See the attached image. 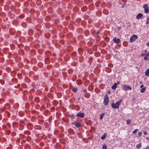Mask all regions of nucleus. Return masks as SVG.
<instances>
[{
    "mask_svg": "<svg viewBox=\"0 0 149 149\" xmlns=\"http://www.w3.org/2000/svg\"><path fill=\"white\" fill-rule=\"evenodd\" d=\"M143 17V15L142 13H139L136 16V18L137 19H139Z\"/></svg>",
    "mask_w": 149,
    "mask_h": 149,
    "instance_id": "10",
    "label": "nucleus"
},
{
    "mask_svg": "<svg viewBox=\"0 0 149 149\" xmlns=\"http://www.w3.org/2000/svg\"><path fill=\"white\" fill-rule=\"evenodd\" d=\"M139 83H140V84H142V81H140V82H139Z\"/></svg>",
    "mask_w": 149,
    "mask_h": 149,
    "instance_id": "32",
    "label": "nucleus"
},
{
    "mask_svg": "<svg viewBox=\"0 0 149 149\" xmlns=\"http://www.w3.org/2000/svg\"><path fill=\"white\" fill-rule=\"evenodd\" d=\"M143 85H141L140 86V87L141 88H143Z\"/></svg>",
    "mask_w": 149,
    "mask_h": 149,
    "instance_id": "29",
    "label": "nucleus"
},
{
    "mask_svg": "<svg viewBox=\"0 0 149 149\" xmlns=\"http://www.w3.org/2000/svg\"><path fill=\"white\" fill-rule=\"evenodd\" d=\"M122 100H120V101H117L115 103H112L111 104V107L113 109H118L119 108V106L120 105V103L122 102Z\"/></svg>",
    "mask_w": 149,
    "mask_h": 149,
    "instance_id": "1",
    "label": "nucleus"
},
{
    "mask_svg": "<svg viewBox=\"0 0 149 149\" xmlns=\"http://www.w3.org/2000/svg\"><path fill=\"white\" fill-rule=\"evenodd\" d=\"M138 37L136 35H134L132 36L130 38V41L132 42L135 41L137 38Z\"/></svg>",
    "mask_w": 149,
    "mask_h": 149,
    "instance_id": "4",
    "label": "nucleus"
},
{
    "mask_svg": "<svg viewBox=\"0 0 149 149\" xmlns=\"http://www.w3.org/2000/svg\"><path fill=\"white\" fill-rule=\"evenodd\" d=\"M79 98H78V100H79Z\"/></svg>",
    "mask_w": 149,
    "mask_h": 149,
    "instance_id": "36",
    "label": "nucleus"
},
{
    "mask_svg": "<svg viewBox=\"0 0 149 149\" xmlns=\"http://www.w3.org/2000/svg\"><path fill=\"white\" fill-rule=\"evenodd\" d=\"M86 91V90H84V92H85Z\"/></svg>",
    "mask_w": 149,
    "mask_h": 149,
    "instance_id": "34",
    "label": "nucleus"
},
{
    "mask_svg": "<svg viewBox=\"0 0 149 149\" xmlns=\"http://www.w3.org/2000/svg\"><path fill=\"white\" fill-rule=\"evenodd\" d=\"M144 55H145L146 56H147V57H148V56H149V52L148 53H147V54H142L141 55V56H144Z\"/></svg>",
    "mask_w": 149,
    "mask_h": 149,
    "instance_id": "18",
    "label": "nucleus"
},
{
    "mask_svg": "<svg viewBox=\"0 0 149 149\" xmlns=\"http://www.w3.org/2000/svg\"><path fill=\"white\" fill-rule=\"evenodd\" d=\"M84 10H83V8H81V10L83 11H86V7H84Z\"/></svg>",
    "mask_w": 149,
    "mask_h": 149,
    "instance_id": "21",
    "label": "nucleus"
},
{
    "mask_svg": "<svg viewBox=\"0 0 149 149\" xmlns=\"http://www.w3.org/2000/svg\"><path fill=\"white\" fill-rule=\"evenodd\" d=\"M146 45L149 47V42L146 43Z\"/></svg>",
    "mask_w": 149,
    "mask_h": 149,
    "instance_id": "28",
    "label": "nucleus"
},
{
    "mask_svg": "<svg viewBox=\"0 0 149 149\" xmlns=\"http://www.w3.org/2000/svg\"><path fill=\"white\" fill-rule=\"evenodd\" d=\"M74 123L75 124V126L77 128L81 126V125L80 123H78L76 121H75L74 122Z\"/></svg>",
    "mask_w": 149,
    "mask_h": 149,
    "instance_id": "9",
    "label": "nucleus"
},
{
    "mask_svg": "<svg viewBox=\"0 0 149 149\" xmlns=\"http://www.w3.org/2000/svg\"><path fill=\"white\" fill-rule=\"evenodd\" d=\"M24 17V16L23 15H21L20 16V17L22 18H23Z\"/></svg>",
    "mask_w": 149,
    "mask_h": 149,
    "instance_id": "25",
    "label": "nucleus"
},
{
    "mask_svg": "<svg viewBox=\"0 0 149 149\" xmlns=\"http://www.w3.org/2000/svg\"><path fill=\"white\" fill-rule=\"evenodd\" d=\"M113 41L115 43L117 44L119 43L120 41V39H117L116 37H114L113 38Z\"/></svg>",
    "mask_w": 149,
    "mask_h": 149,
    "instance_id": "6",
    "label": "nucleus"
},
{
    "mask_svg": "<svg viewBox=\"0 0 149 149\" xmlns=\"http://www.w3.org/2000/svg\"><path fill=\"white\" fill-rule=\"evenodd\" d=\"M99 33V31H98L97 32V34H98Z\"/></svg>",
    "mask_w": 149,
    "mask_h": 149,
    "instance_id": "33",
    "label": "nucleus"
},
{
    "mask_svg": "<svg viewBox=\"0 0 149 149\" xmlns=\"http://www.w3.org/2000/svg\"><path fill=\"white\" fill-rule=\"evenodd\" d=\"M144 149H149V146H147Z\"/></svg>",
    "mask_w": 149,
    "mask_h": 149,
    "instance_id": "27",
    "label": "nucleus"
},
{
    "mask_svg": "<svg viewBox=\"0 0 149 149\" xmlns=\"http://www.w3.org/2000/svg\"><path fill=\"white\" fill-rule=\"evenodd\" d=\"M77 90V88H74L72 89V91L74 92H76Z\"/></svg>",
    "mask_w": 149,
    "mask_h": 149,
    "instance_id": "17",
    "label": "nucleus"
},
{
    "mask_svg": "<svg viewBox=\"0 0 149 149\" xmlns=\"http://www.w3.org/2000/svg\"><path fill=\"white\" fill-rule=\"evenodd\" d=\"M147 20L148 21H149V17H148L147 18Z\"/></svg>",
    "mask_w": 149,
    "mask_h": 149,
    "instance_id": "30",
    "label": "nucleus"
},
{
    "mask_svg": "<svg viewBox=\"0 0 149 149\" xmlns=\"http://www.w3.org/2000/svg\"><path fill=\"white\" fill-rule=\"evenodd\" d=\"M102 149H107V147L106 145H103L102 147Z\"/></svg>",
    "mask_w": 149,
    "mask_h": 149,
    "instance_id": "20",
    "label": "nucleus"
},
{
    "mask_svg": "<svg viewBox=\"0 0 149 149\" xmlns=\"http://www.w3.org/2000/svg\"><path fill=\"white\" fill-rule=\"evenodd\" d=\"M141 146V143L137 144L136 147L138 149H139Z\"/></svg>",
    "mask_w": 149,
    "mask_h": 149,
    "instance_id": "12",
    "label": "nucleus"
},
{
    "mask_svg": "<svg viewBox=\"0 0 149 149\" xmlns=\"http://www.w3.org/2000/svg\"><path fill=\"white\" fill-rule=\"evenodd\" d=\"M144 134H145V135H146V134H147V132H146V131H145V132H144Z\"/></svg>",
    "mask_w": 149,
    "mask_h": 149,
    "instance_id": "26",
    "label": "nucleus"
},
{
    "mask_svg": "<svg viewBox=\"0 0 149 149\" xmlns=\"http://www.w3.org/2000/svg\"><path fill=\"white\" fill-rule=\"evenodd\" d=\"M109 101V97L108 95H105L104 97L103 104L105 106H107L108 104Z\"/></svg>",
    "mask_w": 149,
    "mask_h": 149,
    "instance_id": "2",
    "label": "nucleus"
},
{
    "mask_svg": "<svg viewBox=\"0 0 149 149\" xmlns=\"http://www.w3.org/2000/svg\"><path fill=\"white\" fill-rule=\"evenodd\" d=\"M138 129H136L134 130V131L132 133L133 134H135L138 131Z\"/></svg>",
    "mask_w": 149,
    "mask_h": 149,
    "instance_id": "19",
    "label": "nucleus"
},
{
    "mask_svg": "<svg viewBox=\"0 0 149 149\" xmlns=\"http://www.w3.org/2000/svg\"><path fill=\"white\" fill-rule=\"evenodd\" d=\"M104 115V114L103 113H102L100 114V119L102 120V119Z\"/></svg>",
    "mask_w": 149,
    "mask_h": 149,
    "instance_id": "16",
    "label": "nucleus"
},
{
    "mask_svg": "<svg viewBox=\"0 0 149 149\" xmlns=\"http://www.w3.org/2000/svg\"><path fill=\"white\" fill-rule=\"evenodd\" d=\"M131 123V121L130 119H128L126 121V123L127 125H129Z\"/></svg>",
    "mask_w": 149,
    "mask_h": 149,
    "instance_id": "15",
    "label": "nucleus"
},
{
    "mask_svg": "<svg viewBox=\"0 0 149 149\" xmlns=\"http://www.w3.org/2000/svg\"><path fill=\"white\" fill-rule=\"evenodd\" d=\"M122 88L125 90H131L132 89L131 87L126 85H124L122 86Z\"/></svg>",
    "mask_w": 149,
    "mask_h": 149,
    "instance_id": "5",
    "label": "nucleus"
},
{
    "mask_svg": "<svg viewBox=\"0 0 149 149\" xmlns=\"http://www.w3.org/2000/svg\"><path fill=\"white\" fill-rule=\"evenodd\" d=\"M118 29H120V27H118Z\"/></svg>",
    "mask_w": 149,
    "mask_h": 149,
    "instance_id": "35",
    "label": "nucleus"
},
{
    "mask_svg": "<svg viewBox=\"0 0 149 149\" xmlns=\"http://www.w3.org/2000/svg\"><path fill=\"white\" fill-rule=\"evenodd\" d=\"M106 136H107V134H104L103 135V136L101 137V139H104L106 137Z\"/></svg>",
    "mask_w": 149,
    "mask_h": 149,
    "instance_id": "13",
    "label": "nucleus"
},
{
    "mask_svg": "<svg viewBox=\"0 0 149 149\" xmlns=\"http://www.w3.org/2000/svg\"><path fill=\"white\" fill-rule=\"evenodd\" d=\"M146 139L149 141V137H147L146 138Z\"/></svg>",
    "mask_w": 149,
    "mask_h": 149,
    "instance_id": "31",
    "label": "nucleus"
},
{
    "mask_svg": "<svg viewBox=\"0 0 149 149\" xmlns=\"http://www.w3.org/2000/svg\"><path fill=\"white\" fill-rule=\"evenodd\" d=\"M84 114L83 113H80V112L78 113L77 115V117H80L82 118L84 117Z\"/></svg>",
    "mask_w": 149,
    "mask_h": 149,
    "instance_id": "8",
    "label": "nucleus"
},
{
    "mask_svg": "<svg viewBox=\"0 0 149 149\" xmlns=\"http://www.w3.org/2000/svg\"><path fill=\"white\" fill-rule=\"evenodd\" d=\"M145 90H146V88H145V87H144L143 88H142L141 89L140 91H141V93H143V92H144V91H145Z\"/></svg>",
    "mask_w": 149,
    "mask_h": 149,
    "instance_id": "14",
    "label": "nucleus"
},
{
    "mask_svg": "<svg viewBox=\"0 0 149 149\" xmlns=\"http://www.w3.org/2000/svg\"><path fill=\"white\" fill-rule=\"evenodd\" d=\"M147 56H145L144 57V60H149V59H148L147 58Z\"/></svg>",
    "mask_w": 149,
    "mask_h": 149,
    "instance_id": "22",
    "label": "nucleus"
},
{
    "mask_svg": "<svg viewBox=\"0 0 149 149\" xmlns=\"http://www.w3.org/2000/svg\"><path fill=\"white\" fill-rule=\"evenodd\" d=\"M145 76H149V68L146 70L145 73Z\"/></svg>",
    "mask_w": 149,
    "mask_h": 149,
    "instance_id": "11",
    "label": "nucleus"
},
{
    "mask_svg": "<svg viewBox=\"0 0 149 149\" xmlns=\"http://www.w3.org/2000/svg\"><path fill=\"white\" fill-rule=\"evenodd\" d=\"M142 133L141 132H139V136H141L142 135Z\"/></svg>",
    "mask_w": 149,
    "mask_h": 149,
    "instance_id": "23",
    "label": "nucleus"
},
{
    "mask_svg": "<svg viewBox=\"0 0 149 149\" xmlns=\"http://www.w3.org/2000/svg\"><path fill=\"white\" fill-rule=\"evenodd\" d=\"M143 8L146 13H148L149 12V6L147 4H145L143 5Z\"/></svg>",
    "mask_w": 149,
    "mask_h": 149,
    "instance_id": "3",
    "label": "nucleus"
},
{
    "mask_svg": "<svg viewBox=\"0 0 149 149\" xmlns=\"http://www.w3.org/2000/svg\"><path fill=\"white\" fill-rule=\"evenodd\" d=\"M149 23V21L146 20V24H148Z\"/></svg>",
    "mask_w": 149,
    "mask_h": 149,
    "instance_id": "24",
    "label": "nucleus"
},
{
    "mask_svg": "<svg viewBox=\"0 0 149 149\" xmlns=\"http://www.w3.org/2000/svg\"><path fill=\"white\" fill-rule=\"evenodd\" d=\"M119 82H117V83H115L111 87V88L112 89L115 90L117 88V86L118 84H120Z\"/></svg>",
    "mask_w": 149,
    "mask_h": 149,
    "instance_id": "7",
    "label": "nucleus"
}]
</instances>
